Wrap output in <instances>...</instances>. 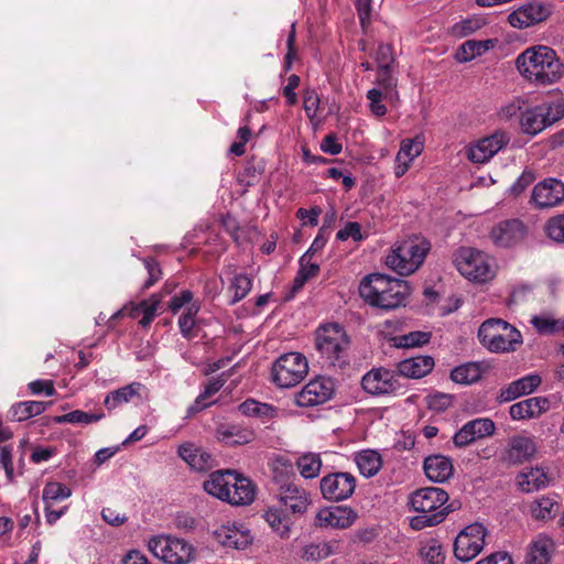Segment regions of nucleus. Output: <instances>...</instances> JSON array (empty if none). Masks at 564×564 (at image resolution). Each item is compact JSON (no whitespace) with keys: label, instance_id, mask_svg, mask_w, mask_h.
<instances>
[{"label":"nucleus","instance_id":"c85d7f7f","mask_svg":"<svg viewBox=\"0 0 564 564\" xmlns=\"http://www.w3.org/2000/svg\"><path fill=\"white\" fill-rule=\"evenodd\" d=\"M217 437L230 446L245 445L256 440L253 430L236 424L221 425L217 429Z\"/></svg>","mask_w":564,"mask_h":564},{"label":"nucleus","instance_id":"ea45409f","mask_svg":"<svg viewBox=\"0 0 564 564\" xmlns=\"http://www.w3.org/2000/svg\"><path fill=\"white\" fill-rule=\"evenodd\" d=\"M400 249L401 247L398 243L387 256L386 264L400 275H409L415 272L417 268H410L412 261L409 259V256H404Z\"/></svg>","mask_w":564,"mask_h":564},{"label":"nucleus","instance_id":"09e8293b","mask_svg":"<svg viewBox=\"0 0 564 564\" xmlns=\"http://www.w3.org/2000/svg\"><path fill=\"white\" fill-rule=\"evenodd\" d=\"M420 555L424 564H443L444 553L441 543L435 539H430L422 543L420 547Z\"/></svg>","mask_w":564,"mask_h":564},{"label":"nucleus","instance_id":"37998d69","mask_svg":"<svg viewBox=\"0 0 564 564\" xmlns=\"http://www.w3.org/2000/svg\"><path fill=\"white\" fill-rule=\"evenodd\" d=\"M481 377L480 367L475 362H468L454 368L451 372V379L456 383L470 384L478 381Z\"/></svg>","mask_w":564,"mask_h":564},{"label":"nucleus","instance_id":"473e14b6","mask_svg":"<svg viewBox=\"0 0 564 564\" xmlns=\"http://www.w3.org/2000/svg\"><path fill=\"white\" fill-rule=\"evenodd\" d=\"M160 303L161 295L153 294L148 300H143L137 305H133L129 314L132 318H137L140 315H142V318L139 321V324L142 327H148L154 319Z\"/></svg>","mask_w":564,"mask_h":564},{"label":"nucleus","instance_id":"c03bdc74","mask_svg":"<svg viewBox=\"0 0 564 564\" xmlns=\"http://www.w3.org/2000/svg\"><path fill=\"white\" fill-rule=\"evenodd\" d=\"M263 517L273 531H275L282 539L289 538L290 519L285 517L281 510L269 508Z\"/></svg>","mask_w":564,"mask_h":564},{"label":"nucleus","instance_id":"2f4dec72","mask_svg":"<svg viewBox=\"0 0 564 564\" xmlns=\"http://www.w3.org/2000/svg\"><path fill=\"white\" fill-rule=\"evenodd\" d=\"M496 40H467L458 47L455 57L459 63L469 62L492 48Z\"/></svg>","mask_w":564,"mask_h":564},{"label":"nucleus","instance_id":"c756f323","mask_svg":"<svg viewBox=\"0 0 564 564\" xmlns=\"http://www.w3.org/2000/svg\"><path fill=\"white\" fill-rule=\"evenodd\" d=\"M178 455L195 470L203 471L212 467L213 457L202 448L195 447L191 443H185L178 447Z\"/></svg>","mask_w":564,"mask_h":564},{"label":"nucleus","instance_id":"393cba45","mask_svg":"<svg viewBox=\"0 0 564 564\" xmlns=\"http://www.w3.org/2000/svg\"><path fill=\"white\" fill-rule=\"evenodd\" d=\"M234 470L225 469L217 470L209 475L208 479L204 481V490L223 500L228 502L229 490L231 488Z\"/></svg>","mask_w":564,"mask_h":564},{"label":"nucleus","instance_id":"052dcab7","mask_svg":"<svg viewBox=\"0 0 564 564\" xmlns=\"http://www.w3.org/2000/svg\"><path fill=\"white\" fill-rule=\"evenodd\" d=\"M198 312V307L192 305L187 307L186 312L183 313L178 319V326L184 337H192V329L195 326V315Z\"/></svg>","mask_w":564,"mask_h":564},{"label":"nucleus","instance_id":"ddd939ff","mask_svg":"<svg viewBox=\"0 0 564 564\" xmlns=\"http://www.w3.org/2000/svg\"><path fill=\"white\" fill-rule=\"evenodd\" d=\"M530 202L538 208H550L564 202V183L556 178L539 182L532 191Z\"/></svg>","mask_w":564,"mask_h":564},{"label":"nucleus","instance_id":"20e7f679","mask_svg":"<svg viewBox=\"0 0 564 564\" xmlns=\"http://www.w3.org/2000/svg\"><path fill=\"white\" fill-rule=\"evenodd\" d=\"M478 338L491 352L514 351L522 343L520 332L501 318H489L478 329Z\"/></svg>","mask_w":564,"mask_h":564},{"label":"nucleus","instance_id":"1a4fd4ad","mask_svg":"<svg viewBox=\"0 0 564 564\" xmlns=\"http://www.w3.org/2000/svg\"><path fill=\"white\" fill-rule=\"evenodd\" d=\"M486 528L475 522L465 527L454 541V555L460 562L474 560L485 546Z\"/></svg>","mask_w":564,"mask_h":564},{"label":"nucleus","instance_id":"774afa93","mask_svg":"<svg viewBox=\"0 0 564 564\" xmlns=\"http://www.w3.org/2000/svg\"><path fill=\"white\" fill-rule=\"evenodd\" d=\"M0 465L4 469L8 480L12 481L14 478L12 452L11 448L7 445H0Z\"/></svg>","mask_w":564,"mask_h":564},{"label":"nucleus","instance_id":"a18cd8bd","mask_svg":"<svg viewBox=\"0 0 564 564\" xmlns=\"http://www.w3.org/2000/svg\"><path fill=\"white\" fill-rule=\"evenodd\" d=\"M239 411L247 416L274 417L276 409L268 403L248 399L239 405Z\"/></svg>","mask_w":564,"mask_h":564},{"label":"nucleus","instance_id":"6ab92c4d","mask_svg":"<svg viewBox=\"0 0 564 564\" xmlns=\"http://www.w3.org/2000/svg\"><path fill=\"white\" fill-rule=\"evenodd\" d=\"M495 432V423L490 419H476L467 422L463 427L456 432L453 442L457 447H464L482 438L492 435Z\"/></svg>","mask_w":564,"mask_h":564},{"label":"nucleus","instance_id":"cd10ccee","mask_svg":"<svg viewBox=\"0 0 564 564\" xmlns=\"http://www.w3.org/2000/svg\"><path fill=\"white\" fill-rule=\"evenodd\" d=\"M434 368V359L430 356H417L404 359L398 364V373L406 378L419 379L430 373Z\"/></svg>","mask_w":564,"mask_h":564},{"label":"nucleus","instance_id":"4be33fe9","mask_svg":"<svg viewBox=\"0 0 564 564\" xmlns=\"http://www.w3.org/2000/svg\"><path fill=\"white\" fill-rule=\"evenodd\" d=\"M214 535L225 547L236 550H243L252 542L249 530L239 528L236 524L221 525L215 530Z\"/></svg>","mask_w":564,"mask_h":564},{"label":"nucleus","instance_id":"f704fd0d","mask_svg":"<svg viewBox=\"0 0 564 564\" xmlns=\"http://www.w3.org/2000/svg\"><path fill=\"white\" fill-rule=\"evenodd\" d=\"M51 404V402H48ZM47 403L41 401H24L13 404L9 411V419L14 422L25 421L43 413Z\"/></svg>","mask_w":564,"mask_h":564},{"label":"nucleus","instance_id":"58836bf2","mask_svg":"<svg viewBox=\"0 0 564 564\" xmlns=\"http://www.w3.org/2000/svg\"><path fill=\"white\" fill-rule=\"evenodd\" d=\"M376 84L384 93L386 99L391 101L399 99L397 91L398 78L393 75L392 67H378Z\"/></svg>","mask_w":564,"mask_h":564},{"label":"nucleus","instance_id":"7ed1b4c3","mask_svg":"<svg viewBox=\"0 0 564 564\" xmlns=\"http://www.w3.org/2000/svg\"><path fill=\"white\" fill-rule=\"evenodd\" d=\"M448 494L438 487H425L411 495L410 503L419 514L410 521L411 528L422 530L441 523L445 517L455 510L454 502L444 506Z\"/></svg>","mask_w":564,"mask_h":564},{"label":"nucleus","instance_id":"39448f33","mask_svg":"<svg viewBox=\"0 0 564 564\" xmlns=\"http://www.w3.org/2000/svg\"><path fill=\"white\" fill-rule=\"evenodd\" d=\"M349 345L348 335L338 324H326L316 330L315 347L329 366L343 368Z\"/></svg>","mask_w":564,"mask_h":564},{"label":"nucleus","instance_id":"423d86ee","mask_svg":"<svg viewBox=\"0 0 564 564\" xmlns=\"http://www.w3.org/2000/svg\"><path fill=\"white\" fill-rule=\"evenodd\" d=\"M151 553L166 564H188L196 557L195 547L173 535L153 536L148 542Z\"/></svg>","mask_w":564,"mask_h":564},{"label":"nucleus","instance_id":"bf43d9fd","mask_svg":"<svg viewBox=\"0 0 564 564\" xmlns=\"http://www.w3.org/2000/svg\"><path fill=\"white\" fill-rule=\"evenodd\" d=\"M370 111L377 117H383L387 113V107L382 104L384 93L379 88H372L367 93Z\"/></svg>","mask_w":564,"mask_h":564},{"label":"nucleus","instance_id":"dca6fc26","mask_svg":"<svg viewBox=\"0 0 564 564\" xmlns=\"http://www.w3.org/2000/svg\"><path fill=\"white\" fill-rule=\"evenodd\" d=\"M527 236V227L519 219H507L498 223L490 231L494 243L509 248L520 243Z\"/></svg>","mask_w":564,"mask_h":564},{"label":"nucleus","instance_id":"e433bc0d","mask_svg":"<svg viewBox=\"0 0 564 564\" xmlns=\"http://www.w3.org/2000/svg\"><path fill=\"white\" fill-rule=\"evenodd\" d=\"M141 387V383L133 382L122 388H119L115 391H111L105 398L104 404L108 410H113L117 406L131 401L133 397L139 395Z\"/></svg>","mask_w":564,"mask_h":564},{"label":"nucleus","instance_id":"72a5a7b5","mask_svg":"<svg viewBox=\"0 0 564 564\" xmlns=\"http://www.w3.org/2000/svg\"><path fill=\"white\" fill-rule=\"evenodd\" d=\"M553 541L546 535H539L529 549L527 564H549Z\"/></svg>","mask_w":564,"mask_h":564},{"label":"nucleus","instance_id":"f3484780","mask_svg":"<svg viewBox=\"0 0 564 564\" xmlns=\"http://www.w3.org/2000/svg\"><path fill=\"white\" fill-rule=\"evenodd\" d=\"M535 453L536 445L531 437L517 435L509 440L501 459L508 465H519L530 460Z\"/></svg>","mask_w":564,"mask_h":564},{"label":"nucleus","instance_id":"4c0bfd02","mask_svg":"<svg viewBox=\"0 0 564 564\" xmlns=\"http://www.w3.org/2000/svg\"><path fill=\"white\" fill-rule=\"evenodd\" d=\"M355 462L360 473L366 477L375 476L382 465L380 454L372 449L359 452L355 457Z\"/></svg>","mask_w":564,"mask_h":564},{"label":"nucleus","instance_id":"bb28decb","mask_svg":"<svg viewBox=\"0 0 564 564\" xmlns=\"http://www.w3.org/2000/svg\"><path fill=\"white\" fill-rule=\"evenodd\" d=\"M424 473L434 482H443L453 475L452 460L443 455H432L424 459Z\"/></svg>","mask_w":564,"mask_h":564},{"label":"nucleus","instance_id":"79ce46f5","mask_svg":"<svg viewBox=\"0 0 564 564\" xmlns=\"http://www.w3.org/2000/svg\"><path fill=\"white\" fill-rule=\"evenodd\" d=\"M297 469L304 478H315L322 468V459L318 454L305 453L296 460Z\"/></svg>","mask_w":564,"mask_h":564},{"label":"nucleus","instance_id":"f03ea898","mask_svg":"<svg viewBox=\"0 0 564 564\" xmlns=\"http://www.w3.org/2000/svg\"><path fill=\"white\" fill-rule=\"evenodd\" d=\"M516 65L523 77L536 85L552 84L564 74L555 51L543 45L527 48L517 57Z\"/></svg>","mask_w":564,"mask_h":564},{"label":"nucleus","instance_id":"0eeeda50","mask_svg":"<svg viewBox=\"0 0 564 564\" xmlns=\"http://www.w3.org/2000/svg\"><path fill=\"white\" fill-rule=\"evenodd\" d=\"M308 372V364L300 352L282 355L272 367V380L280 388H291L300 383Z\"/></svg>","mask_w":564,"mask_h":564},{"label":"nucleus","instance_id":"de8ad7c7","mask_svg":"<svg viewBox=\"0 0 564 564\" xmlns=\"http://www.w3.org/2000/svg\"><path fill=\"white\" fill-rule=\"evenodd\" d=\"M431 334L426 332H410L404 335L392 338L393 346L398 348H414L425 345L430 341Z\"/></svg>","mask_w":564,"mask_h":564},{"label":"nucleus","instance_id":"2eb2a0df","mask_svg":"<svg viewBox=\"0 0 564 564\" xmlns=\"http://www.w3.org/2000/svg\"><path fill=\"white\" fill-rule=\"evenodd\" d=\"M362 389L372 395L388 394L399 388L397 376L384 368L372 369L361 379Z\"/></svg>","mask_w":564,"mask_h":564},{"label":"nucleus","instance_id":"412c9836","mask_svg":"<svg viewBox=\"0 0 564 564\" xmlns=\"http://www.w3.org/2000/svg\"><path fill=\"white\" fill-rule=\"evenodd\" d=\"M279 499L294 514L305 513L311 505L308 494L295 484L281 485Z\"/></svg>","mask_w":564,"mask_h":564},{"label":"nucleus","instance_id":"680f3d73","mask_svg":"<svg viewBox=\"0 0 564 564\" xmlns=\"http://www.w3.org/2000/svg\"><path fill=\"white\" fill-rule=\"evenodd\" d=\"M375 59L378 67H392L394 63L393 50L390 44L381 43L375 53Z\"/></svg>","mask_w":564,"mask_h":564},{"label":"nucleus","instance_id":"13d9d810","mask_svg":"<svg viewBox=\"0 0 564 564\" xmlns=\"http://www.w3.org/2000/svg\"><path fill=\"white\" fill-rule=\"evenodd\" d=\"M545 231L550 239L564 242V214L551 217L545 225Z\"/></svg>","mask_w":564,"mask_h":564},{"label":"nucleus","instance_id":"b1692460","mask_svg":"<svg viewBox=\"0 0 564 564\" xmlns=\"http://www.w3.org/2000/svg\"><path fill=\"white\" fill-rule=\"evenodd\" d=\"M256 487L250 479L234 471L228 503L232 506H247L254 500Z\"/></svg>","mask_w":564,"mask_h":564},{"label":"nucleus","instance_id":"a19ab883","mask_svg":"<svg viewBox=\"0 0 564 564\" xmlns=\"http://www.w3.org/2000/svg\"><path fill=\"white\" fill-rule=\"evenodd\" d=\"M485 24L486 21L484 18L474 15L452 25L448 33L454 37L462 39L480 30Z\"/></svg>","mask_w":564,"mask_h":564},{"label":"nucleus","instance_id":"5fc2aeb1","mask_svg":"<svg viewBox=\"0 0 564 564\" xmlns=\"http://www.w3.org/2000/svg\"><path fill=\"white\" fill-rule=\"evenodd\" d=\"M72 490L61 482H48L43 489V500L45 503L70 497Z\"/></svg>","mask_w":564,"mask_h":564},{"label":"nucleus","instance_id":"7c9ffc66","mask_svg":"<svg viewBox=\"0 0 564 564\" xmlns=\"http://www.w3.org/2000/svg\"><path fill=\"white\" fill-rule=\"evenodd\" d=\"M404 256H409V259L412 261L410 263V268H417L423 263L429 250L430 242L424 238L420 237H411L399 242Z\"/></svg>","mask_w":564,"mask_h":564},{"label":"nucleus","instance_id":"aec40b11","mask_svg":"<svg viewBox=\"0 0 564 564\" xmlns=\"http://www.w3.org/2000/svg\"><path fill=\"white\" fill-rule=\"evenodd\" d=\"M357 519V513L348 507L319 510L314 520V525L319 528H349Z\"/></svg>","mask_w":564,"mask_h":564},{"label":"nucleus","instance_id":"603ef678","mask_svg":"<svg viewBox=\"0 0 564 564\" xmlns=\"http://www.w3.org/2000/svg\"><path fill=\"white\" fill-rule=\"evenodd\" d=\"M333 553L332 546L326 543H310L301 550V558L304 561H321L328 557Z\"/></svg>","mask_w":564,"mask_h":564},{"label":"nucleus","instance_id":"864d4df0","mask_svg":"<svg viewBox=\"0 0 564 564\" xmlns=\"http://www.w3.org/2000/svg\"><path fill=\"white\" fill-rule=\"evenodd\" d=\"M531 324L543 335L554 334L563 328L562 323L547 315H535L531 318Z\"/></svg>","mask_w":564,"mask_h":564},{"label":"nucleus","instance_id":"0e129e2a","mask_svg":"<svg viewBox=\"0 0 564 564\" xmlns=\"http://www.w3.org/2000/svg\"><path fill=\"white\" fill-rule=\"evenodd\" d=\"M143 262L149 273V278L143 284V289L147 290L150 289L154 283H156L161 279L162 271L159 262L153 258H145Z\"/></svg>","mask_w":564,"mask_h":564},{"label":"nucleus","instance_id":"69168bd1","mask_svg":"<svg viewBox=\"0 0 564 564\" xmlns=\"http://www.w3.org/2000/svg\"><path fill=\"white\" fill-rule=\"evenodd\" d=\"M319 96L315 90H306L304 93V109L310 119L316 117L319 108Z\"/></svg>","mask_w":564,"mask_h":564},{"label":"nucleus","instance_id":"3c124183","mask_svg":"<svg viewBox=\"0 0 564 564\" xmlns=\"http://www.w3.org/2000/svg\"><path fill=\"white\" fill-rule=\"evenodd\" d=\"M423 148V141L419 137L403 140L397 154V162H402V160L406 162L413 161L422 153Z\"/></svg>","mask_w":564,"mask_h":564},{"label":"nucleus","instance_id":"f257e3e1","mask_svg":"<svg viewBox=\"0 0 564 564\" xmlns=\"http://www.w3.org/2000/svg\"><path fill=\"white\" fill-rule=\"evenodd\" d=\"M411 293L409 283L381 273L365 276L359 284V294L371 306L391 311L404 306Z\"/></svg>","mask_w":564,"mask_h":564},{"label":"nucleus","instance_id":"e2e57ef3","mask_svg":"<svg viewBox=\"0 0 564 564\" xmlns=\"http://www.w3.org/2000/svg\"><path fill=\"white\" fill-rule=\"evenodd\" d=\"M426 401L429 409L442 412L452 405L453 397L446 393H435L433 395H429Z\"/></svg>","mask_w":564,"mask_h":564},{"label":"nucleus","instance_id":"a211bd4d","mask_svg":"<svg viewBox=\"0 0 564 564\" xmlns=\"http://www.w3.org/2000/svg\"><path fill=\"white\" fill-rule=\"evenodd\" d=\"M508 142L509 138L506 132L496 131L470 148L468 159L475 163H485L498 153Z\"/></svg>","mask_w":564,"mask_h":564},{"label":"nucleus","instance_id":"338daca9","mask_svg":"<svg viewBox=\"0 0 564 564\" xmlns=\"http://www.w3.org/2000/svg\"><path fill=\"white\" fill-rule=\"evenodd\" d=\"M336 238L341 241H345L348 238H352L355 241H360L362 239L361 227L356 221H349L337 232Z\"/></svg>","mask_w":564,"mask_h":564},{"label":"nucleus","instance_id":"8fccbe9b","mask_svg":"<svg viewBox=\"0 0 564 564\" xmlns=\"http://www.w3.org/2000/svg\"><path fill=\"white\" fill-rule=\"evenodd\" d=\"M272 470V479L280 487L283 484H290L289 479L293 476V465L292 463L283 457L275 458L271 464Z\"/></svg>","mask_w":564,"mask_h":564},{"label":"nucleus","instance_id":"9b49d317","mask_svg":"<svg viewBox=\"0 0 564 564\" xmlns=\"http://www.w3.org/2000/svg\"><path fill=\"white\" fill-rule=\"evenodd\" d=\"M333 393L334 382L329 378L318 377L295 394V403L302 408L315 406L328 401Z\"/></svg>","mask_w":564,"mask_h":564},{"label":"nucleus","instance_id":"6e6552de","mask_svg":"<svg viewBox=\"0 0 564 564\" xmlns=\"http://www.w3.org/2000/svg\"><path fill=\"white\" fill-rule=\"evenodd\" d=\"M457 270L471 281L485 282L494 276L488 257L473 248H460L455 257Z\"/></svg>","mask_w":564,"mask_h":564},{"label":"nucleus","instance_id":"4d7b16f0","mask_svg":"<svg viewBox=\"0 0 564 564\" xmlns=\"http://www.w3.org/2000/svg\"><path fill=\"white\" fill-rule=\"evenodd\" d=\"M223 386H224L223 380H213V381L208 382L205 387L204 392L200 393L197 397V399L195 400V404L188 409V413L194 414V413L203 410L204 408H206V404L203 403V401L205 399L212 397L213 394L217 393L221 389Z\"/></svg>","mask_w":564,"mask_h":564},{"label":"nucleus","instance_id":"c9c22d12","mask_svg":"<svg viewBox=\"0 0 564 564\" xmlns=\"http://www.w3.org/2000/svg\"><path fill=\"white\" fill-rule=\"evenodd\" d=\"M518 478L519 487L524 492L540 490L549 484V477L541 468H531L528 471L521 473Z\"/></svg>","mask_w":564,"mask_h":564},{"label":"nucleus","instance_id":"4468645a","mask_svg":"<svg viewBox=\"0 0 564 564\" xmlns=\"http://www.w3.org/2000/svg\"><path fill=\"white\" fill-rule=\"evenodd\" d=\"M552 108L545 104L528 108L521 112V129L527 134L535 135L553 122L558 120V115H552Z\"/></svg>","mask_w":564,"mask_h":564},{"label":"nucleus","instance_id":"5701e85b","mask_svg":"<svg viewBox=\"0 0 564 564\" xmlns=\"http://www.w3.org/2000/svg\"><path fill=\"white\" fill-rule=\"evenodd\" d=\"M550 409V401L543 397H533L510 406L509 413L513 420L539 417Z\"/></svg>","mask_w":564,"mask_h":564},{"label":"nucleus","instance_id":"9d476101","mask_svg":"<svg viewBox=\"0 0 564 564\" xmlns=\"http://www.w3.org/2000/svg\"><path fill=\"white\" fill-rule=\"evenodd\" d=\"M319 488L325 499L338 502L354 494L356 479L349 473H332L321 479Z\"/></svg>","mask_w":564,"mask_h":564},{"label":"nucleus","instance_id":"a878e982","mask_svg":"<svg viewBox=\"0 0 564 564\" xmlns=\"http://www.w3.org/2000/svg\"><path fill=\"white\" fill-rule=\"evenodd\" d=\"M527 506L529 514L535 521L547 522L554 519L560 511V503L552 495L536 498Z\"/></svg>","mask_w":564,"mask_h":564},{"label":"nucleus","instance_id":"f8f14e48","mask_svg":"<svg viewBox=\"0 0 564 564\" xmlns=\"http://www.w3.org/2000/svg\"><path fill=\"white\" fill-rule=\"evenodd\" d=\"M552 13V6L539 1H530L511 12L508 21L511 26L527 29L545 21Z\"/></svg>","mask_w":564,"mask_h":564},{"label":"nucleus","instance_id":"6e6d98bb","mask_svg":"<svg viewBox=\"0 0 564 564\" xmlns=\"http://www.w3.org/2000/svg\"><path fill=\"white\" fill-rule=\"evenodd\" d=\"M252 286L251 279L246 274H237L234 276L230 289L234 290L235 294L232 303L241 301L250 292Z\"/></svg>","mask_w":564,"mask_h":564},{"label":"nucleus","instance_id":"49530a36","mask_svg":"<svg viewBox=\"0 0 564 564\" xmlns=\"http://www.w3.org/2000/svg\"><path fill=\"white\" fill-rule=\"evenodd\" d=\"M105 417L102 412L89 414L82 410H75L69 413L57 415L53 417V422L56 424L72 423V424H90L98 422Z\"/></svg>","mask_w":564,"mask_h":564}]
</instances>
